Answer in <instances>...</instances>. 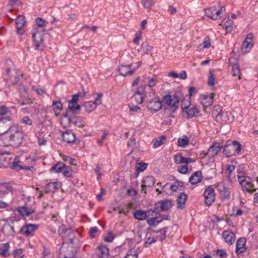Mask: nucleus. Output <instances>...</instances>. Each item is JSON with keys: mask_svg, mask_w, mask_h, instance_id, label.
Returning a JSON list of instances; mask_svg holds the SVG:
<instances>
[{"mask_svg": "<svg viewBox=\"0 0 258 258\" xmlns=\"http://www.w3.org/2000/svg\"><path fill=\"white\" fill-rule=\"evenodd\" d=\"M64 167V164L61 162H58L52 166L50 168V171L54 173L62 172Z\"/></svg>", "mask_w": 258, "mask_h": 258, "instance_id": "nucleus-33", "label": "nucleus"}, {"mask_svg": "<svg viewBox=\"0 0 258 258\" xmlns=\"http://www.w3.org/2000/svg\"><path fill=\"white\" fill-rule=\"evenodd\" d=\"M246 239L244 237H241L237 240L236 243V252L237 254L242 253L246 250Z\"/></svg>", "mask_w": 258, "mask_h": 258, "instance_id": "nucleus-15", "label": "nucleus"}, {"mask_svg": "<svg viewBox=\"0 0 258 258\" xmlns=\"http://www.w3.org/2000/svg\"><path fill=\"white\" fill-rule=\"evenodd\" d=\"M166 139L165 136H161L159 137L154 143L153 145H162L165 143L164 141Z\"/></svg>", "mask_w": 258, "mask_h": 258, "instance_id": "nucleus-58", "label": "nucleus"}, {"mask_svg": "<svg viewBox=\"0 0 258 258\" xmlns=\"http://www.w3.org/2000/svg\"><path fill=\"white\" fill-rule=\"evenodd\" d=\"M205 198V204L209 206L214 202L215 200V192L214 189L209 186L205 190L203 194Z\"/></svg>", "mask_w": 258, "mask_h": 258, "instance_id": "nucleus-12", "label": "nucleus"}, {"mask_svg": "<svg viewBox=\"0 0 258 258\" xmlns=\"http://www.w3.org/2000/svg\"><path fill=\"white\" fill-rule=\"evenodd\" d=\"M214 94H211L210 96L204 95L200 98L201 103L204 107H208L211 106L213 102Z\"/></svg>", "mask_w": 258, "mask_h": 258, "instance_id": "nucleus-17", "label": "nucleus"}, {"mask_svg": "<svg viewBox=\"0 0 258 258\" xmlns=\"http://www.w3.org/2000/svg\"><path fill=\"white\" fill-rule=\"evenodd\" d=\"M233 76L238 77V80L241 79V73L239 66L237 63L233 64L232 66Z\"/></svg>", "mask_w": 258, "mask_h": 258, "instance_id": "nucleus-43", "label": "nucleus"}, {"mask_svg": "<svg viewBox=\"0 0 258 258\" xmlns=\"http://www.w3.org/2000/svg\"><path fill=\"white\" fill-rule=\"evenodd\" d=\"M223 7L217 10L216 7H211L209 8L205 9V15L212 20H216L220 18V14L223 11Z\"/></svg>", "mask_w": 258, "mask_h": 258, "instance_id": "nucleus-11", "label": "nucleus"}, {"mask_svg": "<svg viewBox=\"0 0 258 258\" xmlns=\"http://www.w3.org/2000/svg\"><path fill=\"white\" fill-rule=\"evenodd\" d=\"M5 80L9 86L16 84L21 85L23 74L15 69H8L6 70Z\"/></svg>", "mask_w": 258, "mask_h": 258, "instance_id": "nucleus-3", "label": "nucleus"}, {"mask_svg": "<svg viewBox=\"0 0 258 258\" xmlns=\"http://www.w3.org/2000/svg\"><path fill=\"white\" fill-rule=\"evenodd\" d=\"M218 190L219 191L220 195L224 199H229L230 197V192L227 187L222 183L219 184L217 186Z\"/></svg>", "mask_w": 258, "mask_h": 258, "instance_id": "nucleus-21", "label": "nucleus"}, {"mask_svg": "<svg viewBox=\"0 0 258 258\" xmlns=\"http://www.w3.org/2000/svg\"><path fill=\"white\" fill-rule=\"evenodd\" d=\"M186 200V194H185L184 192H182L179 194L176 200L177 207L179 209H183L184 207L185 201Z\"/></svg>", "mask_w": 258, "mask_h": 258, "instance_id": "nucleus-25", "label": "nucleus"}, {"mask_svg": "<svg viewBox=\"0 0 258 258\" xmlns=\"http://www.w3.org/2000/svg\"><path fill=\"white\" fill-rule=\"evenodd\" d=\"M223 114L221 107L220 105H215L214 106L212 111V115L216 118L217 121L222 120V117Z\"/></svg>", "mask_w": 258, "mask_h": 258, "instance_id": "nucleus-19", "label": "nucleus"}, {"mask_svg": "<svg viewBox=\"0 0 258 258\" xmlns=\"http://www.w3.org/2000/svg\"><path fill=\"white\" fill-rule=\"evenodd\" d=\"M222 238L224 239V241L229 245L232 244L235 239V235L231 231L225 230L223 232Z\"/></svg>", "mask_w": 258, "mask_h": 258, "instance_id": "nucleus-14", "label": "nucleus"}, {"mask_svg": "<svg viewBox=\"0 0 258 258\" xmlns=\"http://www.w3.org/2000/svg\"><path fill=\"white\" fill-rule=\"evenodd\" d=\"M233 22L231 20H228L225 23V30L227 32H231L232 30Z\"/></svg>", "mask_w": 258, "mask_h": 258, "instance_id": "nucleus-53", "label": "nucleus"}, {"mask_svg": "<svg viewBox=\"0 0 258 258\" xmlns=\"http://www.w3.org/2000/svg\"><path fill=\"white\" fill-rule=\"evenodd\" d=\"M140 66V62H139V64L137 67H135L133 69H132V64L126 65L122 64L118 68L119 75L123 77L127 76H131L137 71Z\"/></svg>", "mask_w": 258, "mask_h": 258, "instance_id": "nucleus-10", "label": "nucleus"}, {"mask_svg": "<svg viewBox=\"0 0 258 258\" xmlns=\"http://www.w3.org/2000/svg\"><path fill=\"white\" fill-rule=\"evenodd\" d=\"M144 185L147 187H152L155 184V179L152 176H148L143 181Z\"/></svg>", "mask_w": 258, "mask_h": 258, "instance_id": "nucleus-39", "label": "nucleus"}, {"mask_svg": "<svg viewBox=\"0 0 258 258\" xmlns=\"http://www.w3.org/2000/svg\"><path fill=\"white\" fill-rule=\"evenodd\" d=\"M26 21L25 17L20 15L16 19V25L17 27V32L18 34L22 35L23 34L22 30L24 27Z\"/></svg>", "mask_w": 258, "mask_h": 258, "instance_id": "nucleus-18", "label": "nucleus"}, {"mask_svg": "<svg viewBox=\"0 0 258 258\" xmlns=\"http://www.w3.org/2000/svg\"><path fill=\"white\" fill-rule=\"evenodd\" d=\"M148 83L147 85L149 87H153L156 85V84L158 82L157 77L154 75L153 77L147 78Z\"/></svg>", "mask_w": 258, "mask_h": 258, "instance_id": "nucleus-44", "label": "nucleus"}, {"mask_svg": "<svg viewBox=\"0 0 258 258\" xmlns=\"http://www.w3.org/2000/svg\"><path fill=\"white\" fill-rule=\"evenodd\" d=\"M5 229L8 230L9 231V235L14 236L16 234V232L14 230V227L11 226L9 224L4 226V227L3 229V231L4 232Z\"/></svg>", "mask_w": 258, "mask_h": 258, "instance_id": "nucleus-52", "label": "nucleus"}, {"mask_svg": "<svg viewBox=\"0 0 258 258\" xmlns=\"http://www.w3.org/2000/svg\"><path fill=\"white\" fill-rule=\"evenodd\" d=\"M245 183H246L244 182V183H243L240 184L247 191L249 192H253L255 190L254 188V186L251 182L247 183V184H246Z\"/></svg>", "mask_w": 258, "mask_h": 258, "instance_id": "nucleus-45", "label": "nucleus"}, {"mask_svg": "<svg viewBox=\"0 0 258 258\" xmlns=\"http://www.w3.org/2000/svg\"><path fill=\"white\" fill-rule=\"evenodd\" d=\"M202 45H203V47L204 48L210 47V46H211V43L210 37L209 36H207L204 38V41L202 43Z\"/></svg>", "mask_w": 258, "mask_h": 258, "instance_id": "nucleus-57", "label": "nucleus"}, {"mask_svg": "<svg viewBox=\"0 0 258 258\" xmlns=\"http://www.w3.org/2000/svg\"><path fill=\"white\" fill-rule=\"evenodd\" d=\"M98 231V228L95 226L92 227L90 228L89 232V236L91 238H94L95 237L94 234L97 232Z\"/></svg>", "mask_w": 258, "mask_h": 258, "instance_id": "nucleus-63", "label": "nucleus"}, {"mask_svg": "<svg viewBox=\"0 0 258 258\" xmlns=\"http://www.w3.org/2000/svg\"><path fill=\"white\" fill-rule=\"evenodd\" d=\"M146 103L147 107L151 112H156L160 110L162 106V101L158 97H155L153 99H148Z\"/></svg>", "mask_w": 258, "mask_h": 258, "instance_id": "nucleus-8", "label": "nucleus"}, {"mask_svg": "<svg viewBox=\"0 0 258 258\" xmlns=\"http://www.w3.org/2000/svg\"><path fill=\"white\" fill-rule=\"evenodd\" d=\"M77 113L71 114V116H62V121L66 122L69 124L71 123L74 124L75 126L79 127H83L84 126V122L82 118L78 116H77Z\"/></svg>", "mask_w": 258, "mask_h": 258, "instance_id": "nucleus-9", "label": "nucleus"}, {"mask_svg": "<svg viewBox=\"0 0 258 258\" xmlns=\"http://www.w3.org/2000/svg\"><path fill=\"white\" fill-rule=\"evenodd\" d=\"M97 256L99 258H108L109 256V248L106 245H100L97 247Z\"/></svg>", "mask_w": 258, "mask_h": 258, "instance_id": "nucleus-22", "label": "nucleus"}, {"mask_svg": "<svg viewBox=\"0 0 258 258\" xmlns=\"http://www.w3.org/2000/svg\"><path fill=\"white\" fill-rule=\"evenodd\" d=\"M142 4L145 8L150 9L154 4V2L152 0H142Z\"/></svg>", "mask_w": 258, "mask_h": 258, "instance_id": "nucleus-50", "label": "nucleus"}, {"mask_svg": "<svg viewBox=\"0 0 258 258\" xmlns=\"http://www.w3.org/2000/svg\"><path fill=\"white\" fill-rule=\"evenodd\" d=\"M18 211L22 216L29 215L34 212V210L29 209L25 206H22L20 208H19Z\"/></svg>", "mask_w": 258, "mask_h": 258, "instance_id": "nucleus-37", "label": "nucleus"}, {"mask_svg": "<svg viewBox=\"0 0 258 258\" xmlns=\"http://www.w3.org/2000/svg\"><path fill=\"white\" fill-rule=\"evenodd\" d=\"M156 240L153 237H148L147 238L146 241L144 243V246L145 247H148L152 243H155Z\"/></svg>", "mask_w": 258, "mask_h": 258, "instance_id": "nucleus-61", "label": "nucleus"}, {"mask_svg": "<svg viewBox=\"0 0 258 258\" xmlns=\"http://www.w3.org/2000/svg\"><path fill=\"white\" fill-rule=\"evenodd\" d=\"M147 164L142 162L139 163L138 165L136 166V171L137 172H143L147 167Z\"/></svg>", "mask_w": 258, "mask_h": 258, "instance_id": "nucleus-54", "label": "nucleus"}, {"mask_svg": "<svg viewBox=\"0 0 258 258\" xmlns=\"http://www.w3.org/2000/svg\"><path fill=\"white\" fill-rule=\"evenodd\" d=\"M59 182H54L47 183L44 189L45 193L53 192L54 191L59 188Z\"/></svg>", "mask_w": 258, "mask_h": 258, "instance_id": "nucleus-28", "label": "nucleus"}, {"mask_svg": "<svg viewBox=\"0 0 258 258\" xmlns=\"http://www.w3.org/2000/svg\"><path fill=\"white\" fill-rule=\"evenodd\" d=\"M224 146H210L206 155L212 158L218 154Z\"/></svg>", "mask_w": 258, "mask_h": 258, "instance_id": "nucleus-24", "label": "nucleus"}, {"mask_svg": "<svg viewBox=\"0 0 258 258\" xmlns=\"http://www.w3.org/2000/svg\"><path fill=\"white\" fill-rule=\"evenodd\" d=\"M203 179L202 172L197 171L194 172L189 178L188 181L191 184H196L201 181Z\"/></svg>", "mask_w": 258, "mask_h": 258, "instance_id": "nucleus-20", "label": "nucleus"}, {"mask_svg": "<svg viewBox=\"0 0 258 258\" xmlns=\"http://www.w3.org/2000/svg\"><path fill=\"white\" fill-rule=\"evenodd\" d=\"M59 234L63 237L66 244H73V241L76 237V232L72 228H67L64 224H61L59 227Z\"/></svg>", "mask_w": 258, "mask_h": 258, "instance_id": "nucleus-5", "label": "nucleus"}, {"mask_svg": "<svg viewBox=\"0 0 258 258\" xmlns=\"http://www.w3.org/2000/svg\"><path fill=\"white\" fill-rule=\"evenodd\" d=\"M214 252L219 258H225L227 256V252L224 249H217Z\"/></svg>", "mask_w": 258, "mask_h": 258, "instance_id": "nucleus-55", "label": "nucleus"}, {"mask_svg": "<svg viewBox=\"0 0 258 258\" xmlns=\"http://www.w3.org/2000/svg\"><path fill=\"white\" fill-rule=\"evenodd\" d=\"M174 161L176 164L186 163L188 164L194 161L190 158H185L181 155L178 154L174 156Z\"/></svg>", "mask_w": 258, "mask_h": 258, "instance_id": "nucleus-27", "label": "nucleus"}, {"mask_svg": "<svg viewBox=\"0 0 258 258\" xmlns=\"http://www.w3.org/2000/svg\"><path fill=\"white\" fill-rule=\"evenodd\" d=\"M208 84L210 86H213L215 85V77L213 72L211 71H209V75L208 79Z\"/></svg>", "mask_w": 258, "mask_h": 258, "instance_id": "nucleus-51", "label": "nucleus"}, {"mask_svg": "<svg viewBox=\"0 0 258 258\" xmlns=\"http://www.w3.org/2000/svg\"><path fill=\"white\" fill-rule=\"evenodd\" d=\"M10 121H11L10 117L4 118L0 116V134H4L9 132L11 133L10 136V140L14 141L16 144H21L24 136V134L21 127L17 124H13L12 126H10V124H7L4 129L2 128L4 123Z\"/></svg>", "mask_w": 258, "mask_h": 258, "instance_id": "nucleus-1", "label": "nucleus"}, {"mask_svg": "<svg viewBox=\"0 0 258 258\" xmlns=\"http://www.w3.org/2000/svg\"><path fill=\"white\" fill-rule=\"evenodd\" d=\"M253 45V44L252 42L244 40L242 43L241 49L242 50L250 49Z\"/></svg>", "mask_w": 258, "mask_h": 258, "instance_id": "nucleus-56", "label": "nucleus"}, {"mask_svg": "<svg viewBox=\"0 0 258 258\" xmlns=\"http://www.w3.org/2000/svg\"><path fill=\"white\" fill-rule=\"evenodd\" d=\"M181 97V92L177 91L174 92L173 95H165L162 102H163L167 105V109L174 112L178 108Z\"/></svg>", "mask_w": 258, "mask_h": 258, "instance_id": "nucleus-2", "label": "nucleus"}, {"mask_svg": "<svg viewBox=\"0 0 258 258\" xmlns=\"http://www.w3.org/2000/svg\"><path fill=\"white\" fill-rule=\"evenodd\" d=\"M36 25L40 27V28H42L45 27L47 26L48 22L45 20L44 19H42L41 18H37L35 21Z\"/></svg>", "mask_w": 258, "mask_h": 258, "instance_id": "nucleus-46", "label": "nucleus"}, {"mask_svg": "<svg viewBox=\"0 0 258 258\" xmlns=\"http://www.w3.org/2000/svg\"><path fill=\"white\" fill-rule=\"evenodd\" d=\"M75 134L71 131H66L62 134V140L67 143H72L75 141Z\"/></svg>", "mask_w": 258, "mask_h": 258, "instance_id": "nucleus-26", "label": "nucleus"}, {"mask_svg": "<svg viewBox=\"0 0 258 258\" xmlns=\"http://www.w3.org/2000/svg\"><path fill=\"white\" fill-rule=\"evenodd\" d=\"M139 252L136 250L134 253L131 252L130 253H127L124 258H138Z\"/></svg>", "mask_w": 258, "mask_h": 258, "instance_id": "nucleus-64", "label": "nucleus"}, {"mask_svg": "<svg viewBox=\"0 0 258 258\" xmlns=\"http://www.w3.org/2000/svg\"><path fill=\"white\" fill-rule=\"evenodd\" d=\"M158 204L160 206V211H164L168 210L171 208L172 204L171 201L169 200H163L158 202Z\"/></svg>", "mask_w": 258, "mask_h": 258, "instance_id": "nucleus-29", "label": "nucleus"}, {"mask_svg": "<svg viewBox=\"0 0 258 258\" xmlns=\"http://www.w3.org/2000/svg\"><path fill=\"white\" fill-rule=\"evenodd\" d=\"M221 144L222 145H241L239 142L235 140H227L225 143L222 142Z\"/></svg>", "mask_w": 258, "mask_h": 258, "instance_id": "nucleus-59", "label": "nucleus"}, {"mask_svg": "<svg viewBox=\"0 0 258 258\" xmlns=\"http://www.w3.org/2000/svg\"><path fill=\"white\" fill-rule=\"evenodd\" d=\"M73 170L70 166H66L64 165V168L62 171L63 175L67 177H70L72 175Z\"/></svg>", "mask_w": 258, "mask_h": 258, "instance_id": "nucleus-47", "label": "nucleus"}, {"mask_svg": "<svg viewBox=\"0 0 258 258\" xmlns=\"http://www.w3.org/2000/svg\"><path fill=\"white\" fill-rule=\"evenodd\" d=\"M153 47L150 46L147 42L142 43L139 51L142 54H149L151 52Z\"/></svg>", "mask_w": 258, "mask_h": 258, "instance_id": "nucleus-31", "label": "nucleus"}, {"mask_svg": "<svg viewBox=\"0 0 258 258\" xmlns=\"http://www.w3.org/2000/svg\"><path fill=\"white\" fill-rule=\"evenodd\" d=\"M190 97L189 96L186 95L184 96L181 101V107L182 111L183 110L186 109L188 107L190 106Z\"/></svg>", "mask_w": 258, "mask_h": 258, "instance_id": "nucleus-38", "label": "nucleus"}, {"mask_svg": "<svg viewBox=\"0 0 258 258\" xmlns=\"http://www.w3.org/2000/svg\"><path fill=\"white\" fill-rule=\"evenodd\" d=\"M38 228V225L35 224H26L20 230V231L26 236H28L33 234V233Z\"/></svg>", "mask_w": 258, "mask_h": 258, "instance_id": "nucleus-16", "label": "nucleus"}, {"mask_svg": "<svg viewBox=\"0 0 258 258\" xmlns=\"http://www.w3.org/2000/svg\"><path fill=\"white\" fill-rule=\"evenodd\" d=\"M134 216L136 219L139 220H143L147 218V213L146 211L137 210L134 213Z\"/></svg>", "mask_w": 258, "mask_h": 258, "instance_id": "nucleus-41", "label": "nucleus"}, {"mask_svg": "<svg viewBox=\"0 0 258 258\" xmlns=\"http://www.w3.org/2000/svg\"><path fill=\"white\" fill-rule=\"evenodd\" d=\"M52 107L55 115L57 116L62 109V104L60 101H53Z\"/></svg>", "mask_w": 258, "mask_h": 258, "instance_id": "nucleus-30", "label": "nucleus"}, {"mask_svg": "<svg viewBox=\"0 0 258 258\" xmlns=\"http://www.w3.org/2000/svg\"><path fill=\"white\" fill-rule=\"evenodd\" d=\"M132 100L138 104H141L143 101V96L142 92L137 90L136 92L132 97Z\"/></svg>", "mask_w": 258, "mask_h": 258, "instance_id": "nucleus-32", "label": "nucleus"}, {"mask_svg": "<svg viewBox=\"0 0 258 258\" xmlns=\"http://www.w3.org/2000/svg\"><path fill=\"white\" fill-rule=\"evenodd\" d=\"M19 159L18 157H16L12 163V168L17 171H20L22 169L31 170L32 168H33V166H23L20 165L19 164Z\"/></svg>", "mask_w": 258, "mask_h": 258, "instance_id": "nucleus-23", "label": "nucleus"}, {"mask_svg": "<svg viewBox=\"0 0 258 258\" xmlns=\"http://www.w3.org/2000/svg\"><path fill=\"white\" fill-rule=\"evenodd\" d=\"M189 143V139L186 136L179 138L177 141V145H188Z\"/></svg>", "mask_w": 258, "mask_h": 258, "instance_id": "nucleus-49", "label": "nucleus"}, {"mask_svg": "<svg viewBox=\"0 0 258 258\" xmlns=\"http://www.w3.org/2000/svg\"><path fill=\"white\" fill-rule=\"evenodd\" d=\"M236 146H224L223 152L227 157L235 156L234 147Z\"/></svg>", "mask_w": 258, "mask_h": 258, "instance_id": "nucleus-35", "label": "nucleus"}, {"mask_svg": "<svg viewBox=\"0 0 258 258\" xmlns=\"http://www.w3.org/2000/svg\"><path fill=\"white\" fill-rule=\"evenodd\" d=\"M46 30L42 28H34L32 37L35 48L37 50H42L45 46L44 42V35Z\"/></svg>", "mask_w": 258, "mask_h": 258, "instance_id": "nucleus-4", "label": "nucleus"}, {"mask_svg": "<svg viewBox=\"0 0 258 258\" xmlns=\"http://www.w3.org/2000/svg\"><path fill=\"white\" fill-rule=\"evenodd\" d=\"M114 238L112 232H108L104 237V240L107 242H111Z\"/></svg>", "mask_w": 258, "mask_h": 258, "instance_id": "nucleus-62", "label": "nucleus"}, {"mask_svg": "<svg viewBox=\"0 0 258 258\" xmlns=\"http://www.w3.org/2000/svg\"><path fill=\"white\" fill-rule=\"evenodd\" d=\"M183 115L185 116L187 118H190L194 116H196L199 113V110L197 107L195 105L189 106L185 110L182 111Z\"/></svg>", "mask_w": 258, "mask_h": 258, "instance_id": "nucleus-13", "label": "nucleus"}, {"mask_svg": "<svg viewBox=\"0 0 258 258\" xmlns=\"http://www.w3.org/2000/svg\"><path fill=\"white\" fill-rule=\"evenodd\" d=\"M184 184L183 182L176 180L170 186V189L172 191H176L177 190H181L183 187Z\"/></svg>", "mask_w": 258, "mask_h": 258, "instance_id": "nucleus-34", "label": "nucleus"}, {"mask_svg": "<svg viewBox=\"0 0 258 258\" xmlns=\"http://www.w3.org/2000/svg\"><path fill=\"white\" fill-rule=\"evenodd\" d=\"M147 222L149 225L155 227L161 222V220H159L158 217L156 216L148 219Z\"/></svg>", "mask_w": 258, "mask_h": 258, "instance_id": "nucleus-42", "label": "nucleus"}, {"mask_svg": "<svg viewBox=\"0 0 258 258\" xmlns=\"http://www.w3.org/2000/svg\"><path fill=\"white\" fill-rule=\"evenodd\" d=\"M238 180L240 184L245 182L246 184H247V183L251 182V178L246 176H238Z\"/></svg>", "mask_w": 258, "mask_h": 258, "instance_id": "nucleus-48", "label": "nucleus"}, {"mask_svg": "<svg viewBox=\"0 0 258 258\" xmlns=\"http://www.w3.org/2000/svg\"><path fill=\"white\" fill-rule=\"evenodd\" d=\"M10 244L9 243H6L3 244V247H0V254L5 257L9 256Z\"/></svg>", "mask_w": 258, "mask_h": 258, "instance_id": "nucleus-40", "label": "nucleus"}, {"mask_svg": "<svg viewBox=\"0 0 258 258\" xmlns=\"http://www.w3.org/2000/svg\"><path fill=\"white\" fill-rule=\"evenodd\" d=\"M79 93L74 94L71 100L68 102V108L62 116H71V114L77 113L81 109V106L78 104Z\"/></svg>", "mask_w": 258, "mask_h": 258, "instance_id": "nucleus-6", "label": "nucleus"}, {"mask_svg": "<svg viewBox=\"0 0 258 258\" xmlns=\"http://www.w3.org/2000/svg\"><path fill=\"white\" fill-rule=\"evenodd\" d=\"M85 110L87 112H91L97 107L96 104L93 101H88L84 103L83 105Z\"/></svg>", "mask_w": 258, "mask_h": 258, "instance_id": "nucleus-36", "label": "nucleus"}, {"mask_svg": "<svg viewBox=\"0 0 258 258\" xmlns=\"http://www.w3.org/2000/svg\"><path fill=\"white\" fill-rule=\"evenodd\" d=\"M21 122L28 125H31L32 123V120L28 116L23 117L21 120Z\"/></svg>", "mask_w": 258, "mask_h": 258, "instance_id": "nucleus-60", "label": "nucleus"}, {"mask_svg": "<svg viewBox=\"0 0 258 258\" xmlns=\"http://www.w3.org/2000/svg\"><path fill=\"white\" fill-rule=\"evenodd\" d=\"M75 255L76 251L73 245L63 242L59 250V258H76Z\"/></svg>", "mask_w": 258, "mask_h": 258, "instance_id": "nucleus-7", "label": "nucleus"}]
</instances>
